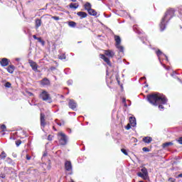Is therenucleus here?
<instances>
[{
  "instance_id": "1",
  "label": "nucleus",
  "mask_w": 182,
  "mask_h": 182,
  "mask_svg": "<svg viewBox=\"0 0 182 182\" xmlns=\"http://www.w3.org/2000/svg\"><path fill=\"white\" fill-rule=\"evenodd\" d=\"M147 100L151 105H153V106H158L160 103L161 105H166L167 103V98H166V96L160 93L148 95Z\"/></svg>"
},
{
  "instance_id": "2",
  "label": "nucleus",
  "mask_w": 182,
  "mask_h": 182,
  "mask_svg": "<svg viewBox=\"0 0 182 182\" xmlns=\"http://www.w3.org/2000/svg\"><path fill=\"white\" fill-rule=\"evenodd\" d=\"M173 16H174V9H171L166 11L164 17L162 18L161 21V31H164V29H166V22H168V21H170V19H171Z\"/></svg>"
},
{
  "instance_id": "3",
  "label": "nucleus",
  "mask_w": 182,
  "mask_h": 182,
  "mask_svg": "<svg viewBox=\"0 0 182 182\" xmlns=\"http://www.w3.org/2000/svg\"><path fill=\"white\" fill-rule=\"evenodd\" d=\"M39 97L44 102H48V103H52V97H50V94L46 90H42L39 95Z\"/></svg>"
},
{
  "instance_id": "4",
  "label": "nucleus",
  "mask_w": 182,
  "mask_h": 182,
  "mask_svg": "<svg viewBox=\"0 0 182 182\" xmlns=\"http://www.w3.org/2000/svg\"><path fill=\"white\" fill-rule=\"evenodd\" d=\"M58 138L61 146H65V144H68V136L63 132H59L58 134Z\"/></svg>"
},
{
  "instance_id": "5",
  "label": "nucleus",
  "mask_w": 182,
  "mask_h": 182,
  "mask_svg": "<svg viewBox=\"0 0 182 182\" xmlns=\"http://www.w3.org/2000/svg\"><path fill=\"white\" fill-rule=\"evenodd\" d=\"M114 39L116 41V48L119 50V52H123L124 50V48L123 46H120V43L122 42V40L120 39V37L119 36H115Z\"/></svg>"
},
{
  "instance_id": "6",
  "label": "nucleus",
  "mask_w": 182,
  "mask_h": 182,
  "mask_svg": "<svg viewBox=\"0 0 182 182\" xmlns=\"http://www.w3.org/2000/svg\"><path fill=\"white\" fill-rule=\"evenodd\" d=\"M28 63L31 68H32L33 70H34V72H36V70H38V64H36L35 61L29 60Z\"/></svg>"
},
{
  "instance_id": "7",
  "label": "nucleus",
  "mask_w": 182,
  "mask_h": 182,
  "mask_svg": "<svg viewBox=\"0 0 182 182\" xmlns=\"http://www.w3.org/2000/svg\"><path fill=\"white\" fill-rule=\"evenodd\" d=\"M45 126H46V122H45V114H41V127L42 129H45Z\"/></svg>"
},
{
  "instance_id": "8",
  "label": "nucleus",
  "mask_w": 182,
  "mask_h": 182,
  "mask_svg": "<svg viewBox=\"0 0 182 182\" xmlns=\"http://www.w3.org/2000/svg\"><path fill=\"white\" fill-rule=\"evenodd\" d=\"M68 106H69L70 109L75 110V109H76V107L77 106V104H76L75 100H70L69 102Z\"/></svg>"
},
{
  "instance_id": "9",
  "label": "nucleus",
  "mask_w": 182,
  "mask_h": 182,
  "mask_svg": "<svg viewBox=\"0 0 182 182\" xmlns=\"http://www.w3.org/2000/svg\"><path fill=\"white\" fill-rule=\"evenodd\" d=\"M65 167L67 171H72V162L66 161L65 163Z\"/></svg>"
},
{
  "instance_id": "10",
  "label": "nucleus",
  "mask_w": 182,
  "mask_h": 182,
  "mask_svg": "<svg viewBox=\"0 0 182 182\" xmlns=\"http://www.w3.org/2000/svg\"><path fill=\"white\" fill-rule=\"evenodd\" d=\"M100 58L101 59H103V60L106 62V63L109 65V66H112V64L110 63V60L108 58H107L106 55L101 54Z\"/></svg>"
},
{
  "instance_id": "11",
  "label": "nucleus",
  "mask_w": 182,
  "mask_h": 182,
  "mask_svg": "<svg viewBox=\"0 0 182 182\" xmlns=\"http://www.w3.org/2000/svg\"><path fill=\"white\" fill-rule=\"evenodd\" d=\"M0 63L1 66H8L9 65V60H8V58H2L1 60H0Z\"/></svg>"
},
{
  "instance_id": "12",
  "label": "nucleus",
  "mask_w": 182,
  "mask_h": 182,
  "mask_svg": "<svg viewBox=\"0 0 182 182\" xmlns=\"http://www.w3.org/2000/svg\"><path fill=\"white\" fill-rule=\"evenodd\" d=\"M105 55L108 58H113V56H114V52L110 50H107L105 51Z\"/></svg>"
},
{
  "instance_id": "13",
  "label": "nucleus",
  "mask_w": 182,
  "mask_h": 182,
  "mask_svg": "<svg viewBox=\"0 0 182 182\" xmlns=\"http://www.w3.org/2000/svg\"><path fill=\"white\" fill-rule=\"evenodd\" d=\"M156 55H157L159 60H161V58H163V56H164V58H166V59H167V56L166 55H164V53H163V52H161V50H158L156 51Z\"/></svg>"
},
{
  "instance_id": "14",
  "label": "nucleus",
  "mask_w": 182,
  "mask_h": 182,
  "mask_svg": "<svg viewBox=\"0 0 182 182\" xmlns=\"http://www.w3.org/2000/svg\"><path fill=\"white\" fill-rule=\"evenodd\" d=\"M129 123L132 127H136V124H137L136 122V118L133 117H129Z\"/></svg>"
},
{
  "instance_id": "15",
  "label": "nucleus",
  "mask_w": 182,
  "mask_h": 182,
  "mask_svg": "<svg viewBox=\"0 0 182 182\" xmlns=\"http://www.w3.org/2000/svg\"><path fill=\"white\" fill-rule=\"evenodd\" d=\"M77 15L81 18V19H83V18H86L87 16V14L83 12V11H79L77 13Z\"/></svg>"
},
{
  "instance_id": "16",
  "label": "nucleus",
  "mask_w": 182,
  "mask_h": 182,
  "mask_svg": "<svg viewBox=\"0 0 182 182\" xmlns=\"http://www.w3.org/2000/svg\"><path fill=\"white\" fill-rule=\"evenodd\" d=\"M50 83V81H49V80H48L47 78H44L43 80H41V85H43V86H48V85H49Z\"/></svg>"
},
{
  "instance_id": "17",
  "label": "nucleus",
  "mask_w": 182,
  "mask_h": 182,
  "mask_svg": "<svg viewBox=\"0 0 182 182\" xmlns=\"http://www.w3.org/2000/svg\"><path fill=\"white\" fill-rule=\"evenodd\" d=\"M152 140L153 139L150 136H145L143 138V141H144V143H151Z\"/></svg>"
},
{
  "instance_id": "18",
  "label": "nucleus",
  "mask_w": 182,
  "mask_h": 182,
  "mask_svg": "<svg viewBox=\"0 0 182 182\" xmlns=\"http://www.w3.org/2000/svg\"><path fill=\"white\" fill-rule=\"evenodd\" d=\"M7 72H9V73H14V70H15V66L14 65H9L7 68H6Z\"/></svg>"
},
{
  "instance_id": "19",
  "label": "nucleus",
  "mask_w": 182,
  "mask_h": 182,
  "mask_svg": "<svg viewBox=\"0 0 182 182\" xmlns=\"http://www.w3.org/2000/svg\"><path fill=\"white\" fill-rule=\"evenodd\" d=\"M85 11H90L92 9V4H90V3L89 2H87L85 4Z\"/></svg>"
},
{
  "instance_id": "20",
  "label": "nucleus",
  "mask_w": 182,
  "mask_h": 182,
  "mask_svg": "<svg viewBox=\"0 0 182 182\" xmlns=\"http://www.w3.org/2000/svg\"><path fill=\"white\" fill-rule=\"evenodd\" d=\"M88 14L92 16H96L97 15V12H96V11H95V9H92L88 11Z\"/></svg>"
},
{
  "instance_id": "21",
  "label": "nucleus",
  "mask_w": 182,
  "mask_h": 182,
  "mask_svg": "<svg viewBox=\"0 0 182 182\" xmlns=\"http://www.w3.org/2000/svg\"><path fill=\"white\" fill-rule=\"evenodd\" d=\"M70 8H71V9H77V8H79V4L71 3L70 4Z\"/></svg>"
},
{
  "instance_id": "22",
  "label": "nucleus",
  "mask_w": 182,
  "mask_h": 182,
  "mask_svg": "<svg viewBox=\"0 0 182 182\" xmlns=\"http://www.w3.org/2000/svg\"><path fill=\"white\" fill-rule=\"evenodd\" d=\"M173 142H166L163 144V148L164 149H167V147H170L171 146H173Z\"/></svg>"
},
{
  "instance_id": "23",
  "label": "nucleus",
  "mask_w": 182,
  "mask_h": 182,
  "mask_svg": "<svg viewBox=\"0 0 182 182\" xmlns=\"http://www.w3.org/2000/svg\"><path fill=\"white\" fill-rule=\"evenodd\" d=\"M41 25H42V21H41V19H36V29H38V28H39V26H41Z\"/></svg>"
},
{
  "instance_id": "24",
  "label": "nucleus",
  "mask_w": 182,
  "mask_h": 182,
  "mask_svg": "<svg viewBox=\"0 0 182 182\" xmlns=\"http://www.w3.org/2000/svg\"><path fill=\"white\" fill-rule=\"evenodd\" d=\"M141 171L144 176H146V178L148 177L147 169L146 168H142Z\"/></svg>"
},
{
  "instance_id": "25",
  "label": "nucleus",
  "mask_w": 182,
  "mask_h": 182,
  "mask_svg": "<svg viewBox=\"0 0 182 182\" xmlns=\"http://www.w3.org/2000/svg\"><path fill=\"white\" fill-rule=\"evenodd\" d=\"M137 176H138L139 177H141V178H143L144 180H147L146 176H144L142 172L138 173H137Z\"/></svg>"
},
{
  "instance_id": "26",
  "label": "nucleus",
  "mask_w": 182,
  "mask_h": 182,
  "mask_svg": "<svg viewBox=\"0 0 182 182\" xmlns=\"http://www.w3.org/2000/svg\"><path fill=\"white\" fill-rule=\"evenodd\" d=\"M69 26H70L71 28H75V26H76V23H75V21H70L68 23Z\"/></svg>"
},
{
  "instance_id": "27",
  "label": "nucleus",
  "mask_w": 182,
  "mask_h": 182,
  "mask_svg": "<svg viewBox=\"0 0 182 182\" xmlns=\"http://www.w3.org/2000/svg\"><path fill=\"white\" fill-rule=\"evenodd\" d=\"M6 157V154L5 151H2L1 154H0V159H5Z\"/></svg>"
},
{
  "instance_id": "28",
  "label": "nucleus",
  "mask_w": 182,
  "mask_h": 182,
  "mask_svg": "<svg viewBox=\"0 0 182 182\" xmlns=\"http://www.w3.org/2000/svg\"><path fill=\"white\" fill-rule=\"evenodd\" d=\"M21 144H22V141L21 140L16 141V145L17 146V147H19V146H21Z\"/></svg>"
},
{
  "instance_id": "29",
  "label": "nucleus",
  "mask_w": 182,
  "mask_h": 182,
  "mask_svg": "<svg viewBox=\"0 0 182 182\" xmlns=\"http://www.w3.org/2000/svg\"><path fill=\"white\" fill-rule=\"evenodd\" d=\"M37 41H38V42H40L43 46L45 45V41H42V38H37Z\"/></svg>"
},
{
  "instance_id": "30",
  "label": "nucleus",
  "mask_w": 182,
  "mask_h": 182,
  "mask_svg": "<svg viewBox=\"0 0 182 182\" xmlns=\"http://www.w3.org/2000/svg\"><path fill=\"white\" fill-rule=\"evenodd\" d=\"M6 129V126H5V124H2V125L1 126V129L3 132H4Z\"/></svg>"
},
{
  "instance_id": "31",
  "label": "nucleus",
  "mask_w": 182,
  "mask_h": 182,
  "mask_svg": "<svg viewBox=\"0 0 182 182\" xmlns=\"http://www.w3.org/2000/svg\"><path fill=\"white\" fill-rule=\"evenodd\" d=\"M59 59H61V60L66 59V55H65V54H63L62 55L59 56Z\"/></svg>"
},
{
  "instance_id": "32",
  "label": "nucleus",
  "mask_w": 182,
  "mask_h": 182,
  "mask_svg": "<svg viewBox=\"0 0 182 182\" xmlns=\"http://www.w3.org/2000/svg\"><path fill=\"white\" fill-rule=\"evenodd\" d=\"M121 151H122L124 154H125V156H127V151H126V149H121Z\"/></svg>"
},
{
  "instance_id": "33",
  "label": "nucleus",
  "mask_w": 182,
  "mask_h": 182,
  "mask_svg": "<svg viewBox=\"0 0 182 182\" xmlns=\"http://www.w3.org/2000/svg\"><path fill=\"white\" fill-rule=\"evenodd\" d=\"M52 19H54L55 21H59V16H52Z\"/></svg>"
},
{
  "instance_id": "34",
  "label": "nucleus",
  "mask_w": 182,
  "mask_h": 182,
  "mask_svg": "<svg viewBox=\"0 0 182 182\" xmlns=\"http://www.w3.org/2000/svg\"><path fill=\"white\" fill-rule=\"evenodd\" d=\"M57 124L58 126H63V124H65V122L62 121L61 122H57Z\"/></svg>"
},
{
  "instance_id": "35",
  "label": "nucleus",
  "mask_w": 182,
  "mask_h": 182,
  "mask_svg": "<svg viewBox=\"0 0 182 182\" xmlns=\"http://www.w3.org/2000/svg\"><path fill=\"white\" fill-rule=\"evenodd\" d=\"M131 127H132V125L130 124H128L126 127V129L127 130H130Z\"/></svg>"
},
{
  "instance_id": "36",
  "label": "nucleus",
  "mask_w": 182,
  "mask_h": 182,
  "mask_svg": "<svg viewBox=\"0 0 182 182\" xmlns=\"http://www.w3.org/2000/svg\"><path fill=\"white\" fill-rule=\"evenodd\" d=\"M11 85L10 82H6V83L5 84V87H11Z\"/></svg>"
},
{
  "instance_id": "37",
  "label": "nucleus",
  "mask_w": 182,
  "mask_h": 182,
  "mask_svg": "<svg viewBox=\"0 0 182 182\" xmlns=\"http://www.w3.org/2000/svg\"><path fill=\"white\" fill-rule=\"evenodd\" d=\"M142 150H143V151H150V149H149V148H147V147H144L142 149Z\"/></svg>"
},
{
  "instance_id": "38",
  "label": "nucleus",
  "mask_w": 182,
  "mask_h": 182,
  "mask_svg": "<svg viewBox=\"0 0 182 182\" xmlns=\"http://www.w3.org/2000/svg\"><path fill=\"white\" fill-rule=\"evenodd\" d=\"M178 143H179V144H182V137L179 138L178 140H177Z\"/></svg>"
},
{
  "instance_id": "39",
  "label": "nucleus",
  "mask_w": 182,
  "mask_h": 182,
  "mask_svg": "<svg viewBox=\"0 0 182 182\" xmlns=\"http://www.w3.org/2000/svg\"><path fill=\"white\" fill-rule=\"evenodd\" d=\"M72 83H73V81H72L71 80L68 81V85H72Z\"/></svg>"
},
{
  "instance_id": "40",
  "label": "nucleus",
  "mask_w": 182,
  "mask_h": 182,
  "mask_svg": "<svg viewBox=\"0 0 182 182\" xmlns=\"http://www.w3.org/2000/svg\"><path fill=\"white\" fill-rule=\"evenodd\" d=\"M159 109L161 110V109H164V107L163 105H159Z\"/></svg>"
},
{
  "instance_id": "41",
  "label": "nucleus",
  "mask_w": 182,
  "mask_h": 182,
  "mask_svg": "<svg viewBox=\"0 0 182 182\" xmlns=\"http://www.w3.org/2000/svg\"><path fill=\"white\" fill-rule=\"evenodd\" d=\"M26 159L27 160H31V156H29V155H26Z\"/></svg>"
},
{
  "instance_id": "42",
  "label": "nucleus",
  "mask_w": 182,
  "mask_h": 182,
  "mask_svg": "<svg viewBox=\"0 0 182 182\" xmlns=\"http://www.w3.org/2000/svg\"><path fill=\"white\" fill-rule=\"evenodd\" d=\"M33 39H36V40H38V38L36 37V36H35V35L33 36Z\"/></svg>"
},
{
  "instance_id": "43",
  "label": "nucleus",
  "mask_w": 182,
  "mask_h": 182,
  "mask_svg": "<svg viewBox=\"0 0 182 182\" xmlns=\"http://www.w3.org/2000/svg\"><path fill=\"white\" fill-rule=\"evenodd\" d=\"M122 102H123V103H126V98H123Z\"/></svg>"
},
{
  "instance_id": "44",
  "label": "nucleus",
  "mask_w": 182,
  "mask_h": 182,
  "mask_svg": "<svg viewBox=\"0 0 182 182\" xmlns=\"http://www.w3.org/2000/svg\"><path fill=\"white\" fill-rule=\"evenodd\" d=\"M180 177L182 178V173L178 175V178H180Z\"/></svg>"
},
{
  "instance_id": "45",
  "label": "nucleus",
  "mask_w": 182,
  "mask_h": 182,
  "mask_svg": "<svg viewBox=\"0 0 182 182\" xmlns=\"http://www.w3.org/2000/svg\"><path fill=\"white\" fill-rule=\"evenodd\" d=\"M134 139V141L136 143L137 141V139L136 138H133Z\"/></svg>"
},
{
  "instance_id": "46",
  "label": "nucleus",
  "mask_w": 182,
  "mask_h": 182,
  "mask_svg": "<svg viewBox=\"0 0 182 182\" xmlns=\"http://www.w3.org/2000/svg\"><path fill=\"white\" fill-rule=\"evenodd\" d=\"M48 140H52V138H50V135L48 136Z\"/></svg>"
},
{
  "instance_id": "47",
  "label": "nucleus",
  "mask_w": 182,
  "mask_h": 182,
  "mask_svg": "<svg viewBox=\"0 0 182 182\" xmlns=\"http://www.w3.org/2000/svg\"><path fill=\"white\" fill-rule=\"evenodd\" d=\"M16 60H17V62H19V60H21V59H19V58H16Z\"/></svg>"
},
{
  "instance_id": "48",
  "label": "nucleus",
  "mask_w": 182,
  "mask_h": 182,
  "mask_svg": "<svg viewBox=\"0 0 182 182\" xmlns=\"http://www.w3.org/2000/svg\"><path fill=\"white\" fill-rule=\"evenodd\" d=\"M72 2H76V0H71Z\"/></svg>"
},
{
  "instance_id": "49",
  "label": "nucleus",
  "mask_w": 182,
  "mask_h": 182,
  "mask_svg": "<svg viewBox=\"0 0 182 182\" xmlns=\"http://www.w3.org/2000/svg\"><path fill=\"white\" fill-rule=\"evenodd\" d=\"M33 94H32L31 92H30V96H33Z\"/></svg>"
},
{
  "instance_id": "50",
  "label": "nucleus",
  "mask_w": 182,
  "mask_h": 182,
  "mask_svg": "<svg viewBox=\"0 0 182 182\" xmlns=\"http://www.w3.org/2000/svg\"><path fill=\"white\" fill-rule=\"evenodd\" d=\"M141 79H146V77H141Z\"/></svg>"
},
{
  "instance_id": "51",
  "label": "nucleus",
  "mask_w": 182,
  "mask_h": 182,
  "mask_svg": "<svg viewBox=\"0 0 182 182\" xmlns=\"http://www.w3.org/2000/svg\"><path fill=\"white\" fill-rule=\"evenodd\" d=\"M107 75H109L108 71L107 70Z\"/></svg>"
},
{
  "instance_id": "52",
  "label": "nucleus",
  "mask_w": 182,
  "mask_h": 182,
  "mask_svg": "<svg viewBox=\"0 0 182 182\" xmlns=\"http://www.w3.org/2000/svg\"><path fill=\"white\" fill-rule=\"evenodd\" d=\"M124 106H127V104H124Z\"/></svg>"
},
{
  "instance_id": "53",
  "label": "nucleus",
  "mask_w": 182,
  "mask_h": 182,
  "mask_svg": "<svg viewBox=\"0 0 182 182\" xmlns=\"http://www.w3.org/2000/svg\"><path fill=\"white\" fill-rule=\"evenodd\" d=\"M139 182H144V181H139Z\"/></svg>"
}]
</instances>
